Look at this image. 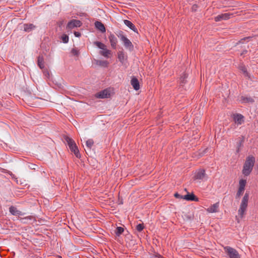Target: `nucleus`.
<instances>
[{"mask_svg": "<svg viewBox=\"0 0 258 258\" xmlns=\"http://www.w3.org/2000/svg\"><path fill=\"white\" fill-rule=\"evenodd\" d=\"M241 70L243 72V73L245 75H248V73L247 72V71H246V69L245 68V67L244 66H241Z\"/></svg>", "mask_w": 258, "mask_h": 258, "instance_id": "2f4dec72", "label": "nucleus"}, {"mask_svg": "<svg viewBox=\"0 0 258 258\" xmlns=\"http://www.w3.org/2000/svg\"><path fill=\"white\" fill-rule=\"evenodd\" d=\"M124 24L127 26L128 28H130L132 30H133L134 32L137 31V29L135 27V26L129 20H124L123 21Z\"/></svg>", "mask_w": 258, "mask_h": 258, "instance_id": "a211bd4d", "label": "nucleus"}, {"mask_svg": "<svg viewBox=\"0 0 258 258\" xmlns=\"http://www.w3.org/2000/svg\"><path fill=\"white\" fill-rule=\"evenodd\" d=\"M245 188L239 187L237 192L236 194V198H239L243 193Z\"/></svg>", "mask_w": 258, "mask_h": 258, "instance_id": "393cba45", "label": "nucleus"}, {"mask_svg": "<svg viewBox=\"0 0 258 258\" xmlns=\"http://www.w3.org/2000/svg\"><path fill=\"white\" fill-rule=\"evenodd\" d=\"M38 65L41 69L44 68V61L42 56H39L38 57Z\"/></svg>", "mask_w": 258, "mask_h": 258, "instance_id": "412c9836", "label": "nucleus"}, {"mask_svg": "<svg viewBox=\"0 0 258 258\" xmlns=\"http://www.w3.org/2000/svg\"><path fill=\"white\" fill-rule=\"evenodd\" d=\"M174 197L178 199H183V196L179 195L178 193H175L174 194Z\"/></svg>", "mask_w": 258, "mask_h": 258, "instance_id": "72a5a7b5", "label": "nucleus"}, {"mask_svg": "<svg viewBox=\"0 0 258 258\" xmlns=\"http://www.w3.org/2000/svg\"><path fill=\"white\" fill-rule=\"evenodd\" d=\"M94 44L97 46L100 49H102L100 51V54L106 58H108L109 55L111 54V51L106 48V46L99 41L94 42Z\"/></svg>", "mask_w": 258, "mask_h": 258, "instance_id": "39448f33", "label": "nucleus"}, {"mask_svg": "<svg viewBox=\"0 0 258 258\" xmlns=\"http://www.w3.org/2000/svg\"><path fill=\"white\" fill-rule=\"evenodd\" d=\"M251 37H245V38H243L242 39H241L240 40H239V42L237 43V44H240V43H243L245 41V40H247V41H248L250 39H251Z\"/></svg>", "mask_w": 258, "mask_h": 258, "instance_id": "c85d7f7f", "label": "nucleus"}, {"mask_svg": "<svg viewBox=\"0 0 258 258\" xmlns=\"http://www.w3.org/2000/svg\"><path fill=\"white\" fill-rule=\"evenodd\" d=\"M110 89H104L95 94V97L97 98H108L110 97Z\"/></svg>", "mask_w": 258, "mask_h": 258, "instance_id": "0eeeda50", "label": "nucleus"}, {"mask_svg": "<svg viewBox=\"0 0 258 258\" xmlns=\"http://www.w3.org/2000/svg\"><path fill=\"white\" fill-rule=\"evenodd\" d=\"M118 58L121 63H123L125 60V55L123 51L118 52Z\"/></svg>", "mask_w": 258, "mask_h": 258, "instance_id": "aec40b11", "label": "nucleus"}, {"mask_svg": "<svg viewBox=\"0 0 258 258\" xmlns=\"http://www.w3.org/2000/svg\"><path fill=\"white\" fill-rule=\"evenodd\" d=\"M9 211H10V212L13 215L18 216V215H23L22 212L17 210V209L14 206L10 207L9 208Z\"/></svg>", "mask_w": 258, "mask_h": 258, "instance_id": "f3484780", "label": "nucleus"}, {"mask_svg": "<svg viewBox=\"0 0 258 258\" xmlns=\"http://www.w3.org/2000/svg\"><path fill=\"white\" fill-rule=\"evenodd\" d=\"M233 120L235 124L238 126L242 124L244 122V117L240 114L236 113L233 114Z\"/></svg>", "mask_w": 258, "mask_h": 258, "instance_id": "1a4fd4ad", "label": "nucleus"}, {"mask_svg": "<svg viewBox=\"0 0 258 258\" xmlns=\"http://www.w3.org/2000/svg\"><path fill=\"white\" fill-rule=\"evenodd\" d=\"M95 27L100 31L102 33H104L106 31L105 27L104 24L100 21H96L95 23Z\"/></svg>", "mask_w": 258, "mask_h": 258, "instance_id": "dca6fc26", "label": "nucleus"}, {"mask_svg": "<svg viewBox=\"0 0 258 258\" xmlns=\"http://www.w3.org/2000/svg\"><path fill=\"white\" fill-rule=\"evenodd\" d=\"M233 14L230 13H224L220 14L215 17L214 19L216 22H219L222 20H226L229 19Z\"/></svg>", "mask_w": 258, "mask_h": 258, "instance_id": "9d476101", "label": "nucleus"}, {"mask_svg": "<svg viewBox=\"0 0 258 258\" xmlns=\"http://www.w3.org/2000/svg\"><path fill=\"white\" fill-rule=\"evenodd\" d=\"M144 228V226L143 224H139L136 226V229L137 230V231H138L139 232H141V231H142Z\"/></svg>", "mask_w": 258, "mask_h": 258, "instance_id": "bb28decb", "label": "nucleus"}, {"mask_svg": "<svg viewBox=\"0 0 258 258\" xmlns=\"http://www.w3.org/2000/svg\"><path fill=\"white\" fill-rule=\"evenodd\" d=\"M246 183V180L245 179H240L239 180V187L245 188Z\"/></svg>", "mask_w": 258, "mask_h": 258, "instance_id": "a878e982", "label": "nucleus"}, {"mask_svg": "<svg viewBox=\"0 0 258 258\" xmlns=\"http://www.w3.org/2000/svg\"><path fill=\"white\" fill-rule=\"evenodd\" d=\"M224 250L229 258H240L238 252L234 248L226 246L224 247Z\"/></svg>", "mask_w": 258, "mask_h": 258, "instance_id": "423d86ee", "label": "nucleus"}, {"mask_svg": "<svg viewBox=\"0 0 258 258\" xmlns=\"http://www.w3.org/2000/svg\"><path fill=\"white\" fill-rule=\"evenodd\" d=\"M94 144V141L92 139H89L86 142V147L89 149H91Z\"/></svg>", "mask_w": 258, "mask_h": 258, "instance_id": "5701e85b", "label": "nucleus"}, {"mask_svg": "<svg viewBox=\"0 0 258 258\" xmlns=\"http://www.w3.org/2000/svg\"><path fill=\"white\" fill-rule=\"evenodd\" d=\"M81 25L82 23L80 20L73 19L68 23L67 28L69 29H72L75 27H79Z\"/></svg>", "mask_w": 258, "mask_h": 258, "instance_id": "6e6552de", "label": "nucleus"}, {"mask_svg": "<svg viewBox=\"0 0 258 258\" xmlns=\"http://www.w3.org/2000/svg\"><path fill=\"white\" fill-rule=\"evenodd\" d=\"M219 206V203H216L213 205H212L211 206L207 208V211L209 213H216L218 212V208Z\"/></svg>", "mask_w": 258, "mask_h": 258, "instance_id": "4468645a", "label": "nucleus"}, {"mask_svg": "<svg viewBox=\"0 0 258 258\" xmlns=\"http://www.w3.org/2000/svg\"><path fill=\"white\" fill-rule=\"evenodd\" d=\"M35 26L32 24H26L24 25V30L26 32H30L34 29Z\"/></svg>", "mask_w": 258, "mask_h": 258, "instance_id": "6ab92c4d", "label": "nucleus"}, {"mask_svg": "<svg viewBox=\"0 0 258 258\" xmlns=\"http://www.w3.org/2000/svg\"><path fill=\"white\" fill-rule=\"evenodd\" d=\"M43 75L46 78H49V77L50 74H49V71H48L47 69H44V70L43 71Z\"/></svg>", "mask_w": 258, "mask_h": 258, "instance_id": "7c9ffc66", "label": "nucleus"}, {"mask_svg": "<svg viewBox=\"0 0 258 258\" xmlns=\"http://www.w3.org/2000/svg\"><path fill=\"white\" fill-rule=\"evenodd\" d=\"M109 42L112 48L115 49L117 43V39L115 36L113 34H110L108 37Z\"/></svg>", "mask_w": 258, "mask_h": 258, "instance_id": "f8f14e48", "label": "nucleus"}, {"mask_svg": "<svg viewBox=\"0 0 258 258\" xmlns=\"http://www.w3.org/2000/svg\"><path fill=\"white\" fill-rule=\"evenodd\" d=\"M206 177L205 170L204 169H200L196 173L195 175V179L203 180Z\"/></svg>", "mask_w": 258, "mask_h": 258, "instance_id": "9b49d317", "label": "nucleus"}, {"mask_svg": "<svg viewBox=\"0 0 258 258\" xmlns=\"http://www.w3.org/2000/svg\"><path fill=\"white\" fill-rule=\"evenodd\" d=\"M247 52V50H244L243 52L241 54V55H243Z\"/></svg>", "mask_w": 258, "mask_h": 258, "instance_id": "c9c22d12", "label": "nucleus"}, {"mask_svg": "<svg viewBox=\"0 0 258 258\" xmlns=\"http://www.w3.org/2000/svg\"><path fill=\"white\" fill-rule=\"evenodd\" d=\"M61 40L64 43H67L69 41V36L67 34H62L61 36Z\"/></svg>", "mask_w": 258, "mask_h": 258, "instance_id": "b1692460", "label": "nucleus"}, {"mask_svg": "<svg viewBox=\"0 0 258 258\" xmlns=\"http://www.w3.org/2000/svg\"><path fill=\"white\" fill-rule=\"evenodd\" d=\"M71 53H72L73 55H75V56H78L79 54V51L76 48L72 49V50L71 51Z\"/></svg>", "mask_w": 258, "mask_h": 258, "instance_id": "c756f323", "label": "nucleus"}, {"mask_svg": "<svg viewBox=\"0 0 258 258\" xmlns=\"http://www.w3.org/2000/svg\"><path fill=\"white\" fill-rule=\"evenodd\" d=\"M255 163V158L252 156H249L246 159V161L243 165L242 173L245 176H248L251 172L254 164Z\"/></svg>", "mask_w": 258, "mask_h": 258, "instance_id": "f257e3e1", "label": "nucleus"}, {"mask_svg": "<svg viewBox=\"0 0 258 258\" xmlns=\"http://www.w3.org/2000/svg\"><path fill=\"white\" fill-rule=\"evenodd\" d=\"M131 85L135 90H138L140 89V85L138 80L133 77L131 80Z\"/></svg>", "mask_w": 258, "mask_h": 258, "instance_id": "2eb2a0df", "label": "nucleus"}, {"mask_svg": "<svg viewBox=\"0 0 258 258\" xmlns=\"http://www.w3.org/2000/svg\"><path fill=\"white\" fill-rule=\"evenodd\" d=\"M183 199L189 201H199V199L193 194H188L186 195L183 196Z\"/></svg>", "mask_w": 258, "mask_h": 258, "instance_id": "ddd939ff", "label": "nucleus"}, {"mask_svg": "<svg viewBox=\"0 0 258 258\" xmlns=\"http://www.w3.org/2000/svg\"><path fill=\"white\" fill-rule=\"evenodd\" d=\"M117 36L122 41L124 46L130 51H133L134 49V45L132 42L126 37L124 33L119 31L116 33Z\"/></svg>", "mask_w": 258, "mask_h": 258, "instance_id": "f03ea898", "label": "nucleus"}, {"mask_svg": "<svg viewBox=\"0 0 258 258\" xmlns=\"http://www.w3.org/2000/svg\"><path fill=\"white\" fill-rule=\"evenodd\" d=\"M65 141L67 143L70 149L74 153L76 157L80 158L81 157L80 154L75 141L68 137H65Z\"/></svg>", "mask_w": 258, "mask_h": 258, "instance_id": "7ed1b4c3", "label": "nucleus"}, {"mask_svg": "<svg viewBox=\"0 0 258 258\" xmlns=\"http://www.w3.org/2000/svg\"><path fill=\"white\" fill-rule=\"evenodd\" d=\"M187 76L186 74L184 73L180 77V82L181 83H185V79L187 78Z\"/></svg>", "mask_w": 258, "mask_h": 258, "instance_id": "cd10ccee", "label": "nucleus"}, {"mask_svg": "<svg viewBox=\"0 0 258 258\" xmlns=\"http://www.w3.org/2000/svg\"><path fill=\"white\" fill-rule=\"evenodd\" d=\"M99 64L102 66H107L108 64V62L107 61L105 60H101L99 61Z\"/></svg>", "mask_w": 258, "mask_h": 258, "instance_id": "473e14b6", "label": "nucleus"}, {"mask_svg": "<svg viewBox=\"0 0 258 258\" xmlns=\"http://www.w3.org/2000/svg\"><path fill=\"white\" fill-rule=\"evenodd\" d=\"M248 198V194L247 193H245L240 204V208L238 210V214L241 218L243 217L245 211L247 207Z\"/></svg>", "mask_w": 258, "mask_h": 258, "instance_id": "20e7f679", "label": "nucleus"}, {"mask_svg": "<svg viewBox=\"0 0 258 258\" xmlns=\"http://www.w3.org/2000/svg\"><path fill=\"white\" fill-rule=\"evenodd\" d=\"M123 231L124 228L123 227H117L115 231V233L117 236H119L123 233Z\"/></svg>", "mask_w": 258, "mask_h": 258, "instance_id": "4be33fe9", "label": "nucleus"}, {"mask_svg": "<svg viewBox=\"0 0 258 258\" xmlns=\"http://www.w3.org/2000/svg\"><path fill=\"white\" fill-rule=\"evenodd\" d=\"M60 258H61V257H60Z\"/></svg>", "mask_w": 258, "mask_h": 258, "instance_id": "e433bc0d", "label": "nucleus"}, {"mask_svg": "<svg viewBox=\"0 0 258 258\" xmlns=\"http://www.w3.org/2000/svg\"><path fill=\"white\" fill-rule=\"evenodd\" d=\"M74 35L76 37H79L81 35V33H80L79 32H75Z\"/></svg>", "mask_w": 258, "mask_h": 258, "instance_id": "f704fd0d", "label": "nucleus"}]
</instances>
